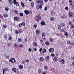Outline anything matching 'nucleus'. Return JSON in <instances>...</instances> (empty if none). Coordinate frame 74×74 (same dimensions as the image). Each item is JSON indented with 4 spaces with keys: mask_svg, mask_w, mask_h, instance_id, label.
Returning a JSON list of instances; mask_svg holds the SVG:
<instances>
[{
    "mask_svg": "<svg viewBox=\"0 0 74 74\" xmlns=\"http://www.w3.org/2000/svg\"><path fill=\"white\" fill-rule=\"evenodd\" d=\"M17 0H8V2L9 4L10 5H12L13 3L14 5H16V6H19V4L18 2H16Z\"/></svg>",
    "mask_w": 74,
    "mask_h": 74,
    "instance_id": "nucleus-1",
    "label": "nucleus"
},
{
    "mask_svg": "<svg viewBox=\"0 0 74 74\" xmlns=\"http://www.w3.org/2000/svg\"><path fill=\"white\" fill-rule=\"evenodd\" d=\"M12 70L15 73H16V74H18V73H19V70L15 68H13Z\"/></svg>",
    "mask_w": 74,
    "mask_h": 74,
    "instance_id": "nucleus-2",
    "label": "nucleus"
},
{
    "mask_svg": "<svg viewBox=\"0 0 74 74\" xmlns=\"http://www.w3.org/2000/svg\"><path fill=\"white\" fill-rule=\"evenodd\" d=\"M9 61L12 62V63H15L16 62V60L14 58H11L9 60Z\"/></svg>",
    "mask_w": 74,
    "mask_h": 74,
    "instance_id": "nucleus-3",
    "label": "nucleus"
},
{
    "mask_svg": "<svg viewBox=\"0 0 74 74\" xmlns=\"http://www.w3.org/2000/svg\"><path fill=\"white\" fill-rule=\"evenodd\" d=\"M69 3H70V5H71V6H72V7H74V2L72 1V0H69Z\"/></svg>",
    "mask_w": 74,
    "mask_h": 74,
    "instance_id": "nucleus-4",
    "label": "nucleus"
},
{
    "mask_svg": "<svg viewBox=\"0 0 74 74\" xmlns=\"http://www.w3.org/2000/svg\"><path fill=\"white\" fill-rule=\"evenodd\" d=\"M36 19L37 22H39V21L41 20V18L40 16H36Z\"/></svg>",
    "mask_w": 74,
    "mask_h": 74,
    "instance_id": "nucleus-5",
    "label": "nucleus"
},
{
    "mask_svg": "<svg viewBox=\"0 0 74 74\" xmlns=\"http://www.w3.org/2000/svg\"><path fill=\"white\" fill-rule=\"evenodd\" d=\"M14 20L17 22H19L21 21V19L19 17H14Z\"/></svg>",
    "mask_w": 74,
    "mask_h": 74,
    "instance_id": "nucleus-6",
    "label": "nucleus"
},
{
    "mask_svg": "<svg viewBox=\"0 0 74 74\" xmlns=\"http://www.w3.org/2000/svg\"><path fill=\"white\" fill-rule=\"evenodd\" d=\"M8 70V68L5 67L4 69H3V74H5V71H7Z\"/></svg>",
    "mask_w": 74,
    "mask_h": 74,
    "instance_id": "nucleus-7",
    "label": "nucleus"
},
{
    "mask_svg": "<svg viewBox=\"0 0 74 74\" xmlns=\"http://www.w3.org/2000/svg\"><path fill=\"white\" fill-rule=\"evenodd\" d=\"M68 15L69 17L72 18L73 17V13L71 12H69L68 13Z\"/></svg>",
    "mask_w": 74,
    "mask_h": 74,
    "instance_id": "nucleus-8",
    "label": "nucleus"
},
{
    "mask_svg": "<svg viewBox=\"0 0 74 74\" xmlns=\"http://www.w3.org/2000/svg\"><path fill=\"white\" fill-rule=\"evenodd\" d=\"M49 52H54V49L52 48H50L49 49Z\"/></svg>",
    "mask_w": 74,
    "mask_h": 74,
    "instance_id": "nucleus-9",
    "label": "nucleus"
},
{
    "mask_svg": "<svg viewBox=\"0 0 74 74\" xmlns=\"http://www.w3.org/2000/svg\"><path fill=\"white\" fill-rule=\"evenodd\" d=\"M24 12L26 15H29V12L28 10H25L24 11Z\"/></svg>",
    "mask_w": 74,
    "mask_h": 74,
    "instance_id": "nucleus-10",
    "label": "nucleus"
},
{
    "mask_svg": "<svg viewBox=\"0 0 74 74\" xmlns=\"http://www.w3.org/2000/svg\"><path fill=\"white\" fill-rule=\"evenodd\" d=\"M42 71L41 69H38V73L39 74H41Z\"/></svg>",
    "mask_w": 74,
    "mask_h": 74,
    "instance_id": "nucleus-11",
    "label": "nucleus"
},
{
    "mask_svg": "<svg viewBox=\"0 0 74 74\" xmlns=\"http://www.w3.org/2000/svg\"><path fill=\"white\" fill-rule=\"evenodd\" d=\"M53 60L54 61V62H58V58H56V57H54Z\"/></svg>",
    "mask_w": 74,
    "mask_h": 74,
    "instance_id": "nucleus-12",
    "label": "nucleus"
},
{
    "mask_svg": "<svg viewBox=\"0 0 74 74\" xmlns=\"http://www.w3.org/2000/svg\"><path fill=\"white\" fill-rule=\"evenodd\" d=\"M64 35H65L66 37H69V34H68V32H65Z\"/></svg>",
    "mask_w": 74,
    "mask_h": 74,
    "instance_id": "nucleus-13",
    "label": "nucleus"
},
{
    "mask_svg": "<svg viewBox=\"0 0 74 74\" xmlns=\"http://www.w3.org/2000/svg\"><path fill=\"white\" fill-rule=\"evenodd\" d=\"M40 23L41 25H42L43 26H44V25H45V22L43 21H41Z\"/></svg>",
    "mask_w": 74,
    "mask_h": 74,
    "instance_id": "nucleus-14",
    "label": "nucleus"
},
{
    "mask_svg": "<svg viewBox=\"0 0 74 74\" xmlns=\"http://www.w3.org/2000/svg\"><path fill=\"white\" fill-rule=\"evenodd\" d=\"M51 14L52 16H54L55 15V12L52 11L51 12Z\"/></svg>",
    "mask_w": 74,
    "mask_h": 74,
    "instance_id": "nucleus-15",
    "label": "nucleus"
},
{
    "mask_svg": "<svg viewBox=\"0 0 74 74\" xmlns=\"http://www.w3.org/2000/svg\"><path fill=\"white\" fill-rule=\"evenodd\" d=\"M61 62H62V64H64L65 63V60L63 59H61Z\"/></svg>",
    "mask_w": 74,
    "mask_h": 74,
    "instance_id": "nucleus-16",
    "label": "nucleus"
},
{
    "mask_svg": "<svg viewBox=\"0 0 74 74\" xmlns=\"http://www.w3.org/2000/svg\"><path fill=\"white\" fill-rule=\"evenodd\" d=\"M40 4L43 5V4H44V1H43V0H40Z\"/></svg>",
    "mask_w": 74,
    "mask_h": 74,
    "instance_id": "nucleus-17",
    "label": "nucleus"
},
{
    "mask_svg": "<svg viewBox=\"0 0 74 74\" xmlns=\"http://www.w3.org/2000/svg\"><path fill=\"white\" fill-rule=\"evenodd\" d=\"M21 5L23 7H25V4H24V3H23V2H21Z\"/></svg>",
    "mask_w": 74,
    "mask_h": 74,
    "instance_id": "nucleus-18",
    "label": "nucleus"
},
{
    "mask_svg": "<svg viewBox=\"0 0 74 74\" xmlns=\"http://www.w3.org/2000/svg\"><path fill=\"white\" fill-rule=\"evenodd\" d=\"M40 33V31L38 29L36 30V34H38V33Z\"/></svg>",
    "mask_w": 74,
    "mask_h": 74,
    "instance_id": "nucleus-19",
    "label": "nucleus"
},
{
    "mask_svg": "<svg viewBox=\"0 0 74 74\" xmlns=\"http://www.w3.org/2000/svg\"><path fill=\"white\" fill-rule=\"evenodd\" d=\"M46 36V34H45V33H42V38H43V37H45Z\"/></svg>",
    "mask_w": 74,
    "mask_h": 74,
    "instance_id": "nucleus-20",
    "label": "nucleus"
},
{
    "mask_svg": "<svg viewBox=\"0 0 74 74\" xmlns=\"http://www.w3.org/2000/svg\"><path fill=\"white\" fill-rule=\"evenodd\" d=\"M60 25L61 26H62V27H63V26H65V24L63 23H61Z\"/></svg>",
    "mask_w": 74,
    "mask_h": 74,
    "instance_id": "nucleus-21",
    "label": "nucleus"
},
{
    "mask_svg": "<svg viewBox=\"0 0 74 74\" xmlns=\"http://www.w3.org/2000/svg\"><path fill=\"white\" fill-rule=\"evenodd\" d=\"M21 23V25H22V26H25V25H26L25 23L22 22Z\"/></svg>",
    "mask_w": 74,
    "mask_h": 74,
    "instance_id": "nucleus-22",
    "label": "nucleus"
},
{
    "mask_svg": "<svg viewBox=\"0 0 74 74\" xmlns=\"http://www.w3.org/2000/svg\"><path fill=\"white\" fill-rule=\"evenodd\" d=\"M39 59L40 61H44V58L42 57H40L39 58Z\"/></svg>",
    "mask_w": 74,
    "mask_h": 74,
    "instance_id": "nucleus-23",
    "label": "nucleus"
},
{
    "mask_svg": "<svg viewBox=\"0 0 74 74\" xmlns=\"http://www.w3.org/2000/svg\"><path fill=\"white\" fill-rule=\"evenodd\" d=\"M31 5L32 7H33L34 6V3L33 2H32L31 3Z\"/></svg>",
    "mask_w": 74,
    "mask_h": 74,
    "instance_id": "nucleus-24",
    "label": "nucleus"
},
{
    "mask_svg": "<svg viewBox=\"0 0 74 74\" xmlns=\"http://www.w3.org/2000/svg\"><path fill=\"white\" fill-rule=\"evenodd\" d=\"M19 32L18 31V30H15V33L16 34H19Z\"/></svg>",
    "mask_w": 74,
    "mask_h": 74,
    "instance_id": "nucleus-25",
    "label": "nucleus"
},
{
    "mask_svg": "<svg viewBox=\"0 0 74 74\" xmlns=\"http://www.w3.org/2000/svg\"><path fill=\"white\" fill-rule=\"evenodd\" d=\"M47 52V50L45 49H44L42 50V52L43 53H45Z\"/></svg>",
    "mask_w": 74,
    "mask_h": 74,
    "instance_id": "nucleus-26",
    "label": "nucleus"
},
{
    "mask_svg": "<svg viewBox=\"0 0 74 74\" xmlns=\"http://www.w3.org/2000/svg\"><path fill=\"white\" fill-rule=\"evenodd\" d=\"M3 16L4 18H7V17H8V15L6 14H5L3 15Z\"/></svg>",
    "mask_w": 74,
    "mask_h": 74,
    "instance_id": "nucleus-27",
    "label": "nucleus"
},
{
    "mask_svg": "<svg viewBox=\"0 0 74 74\" xmlns=\"http://www.w3.org/2000/svg\"><path fill=\"white\" fill-rule=\"evenodd\" d=\"M50 20L51 21H55V18L53 17H51L50 18Z\"/></svg>",
    "mask_w": 74,
    "mask_h": 74,
    "instance_id": "nucleus-28",
    "label": "nucleus"
},
{
    "mask_svg": "<svg viewBox=\"0 0 74 74\" xmlns=\"http://www.w3.org/2000/svg\"><path fill=\"white\" fill-rule=\"evenodd\" d=\"M37 43L35 42H34L33 43V46L34 47H36L37 46Z\"/></svg>",
    "mask_w": 74,
    "mask_h": 74,
    "instance_id": "nucleus-29",
    "label": "nucleus"
},
{
    "mask_svg": "<svg viewBox=\"0 0 74 74\" xmlns=\"http://www.w3.org/2000/svg\"><path fill=\"white\" fill-rule=\"evenodd\" d=\"M61 18H62V19H65V18H66V16H61Z\"/></svg>",
    "mask_w": 74,
    "mask_h": 74,
    "instance_id": "nucleus-30",
    "label": "nucleus"
},
{
    "mask_svg": "<svg viewBox=\"0 0 74 74\" xmlns=\"http://www.w3.org/2000/svg\"><path fill=\"white\" fill-rule=\"evenodd\" d=\"M19 68L20 69H23V66H21V65H19Z\"/></svg>",
    "mask_w": 74,
    "mask_h": 74,
    "instance_id": "nucleus-31",
    "label": "nucleus"
},
{
    "mask_svg": "<svg viewBox=\"0 0 74 74\" xmlns=\"http://www.w3.org/2000/svg\"><path fill=\"white\" fill-rule=\"evenodd\" d=\"M39 8H40V9H41L42 8V5H40L39 6Z\"/></svg>",
    "mask_w": 74,
    "mask_h": 74,
    "instance_id": "nucleus-32",
    "label": "nucleus"
},
{
    "mask_svg": "<svg viewBox=\"0 0 74 74\" xmlns=\"http://www.w3.org/2000/svg\"><path fill=\"white\" fill-rule=\"evenodd\" d=\"M44 68L45 70H47L48 69V67L47 66H44Z\"/></svg>",
    "mask_w": 74,
    "mask_h": 74,
    "instance_id": "nucleus-33",
    "label": "nucleus"
},
{
    "mask_svg": "<svg viewBox=\"0 0 74 74\" xmlns=\"http://www.w3.org/2000/svg\"><path fill=\"white\" fill-rule=\"evenodd\" d=\"M45 44L47 45H49V42L48 41L46 42Z\"/></svg>",
    "mask_w": 74,
    "mask_h": 74,
    "instance_id": "nucleus-34",
    "label": "nucleus"
},
{
    "mask_svg": "<svg viewBox=\"0 0 74 74\" xmlns=\"http://www.w3.org/2000/svg\"><path fill=\"white\" fill-rule=\"evenodd\" d=\"M19 15L20 16H23V14L22 13H20L19 14Z\"/></svg>",
    "mask_w": 74,
    "mask_h": 74,
    "instance_id": "nucleus-35",
    "label": "nucleus"
},
{
    "mask_svg": "<svg viewBox=\"0 0 74 74\" xmlns=\"http://www.w3.org/2000/svg\"><path fill=\"white\" fill-rule=\"evenodd\" d=\"M50 41L51 42H53V39H52V38H51L50 39Z\"/></svg>",
    "mask_w": 74,
    "mask_h": 74,
    "instance_id": "nucleus-36",
    "label": "nucleus"
},
{
    "mask_svg": "<svg viewBox=\"0 0 74 74\" xmlns=\"http://www.w3.org/2000/svg\"><path fill=\"white\" fill-rule=\"evenodd\" d=\"M71 28H72V29H74V25L73 24H71Z\"/></svg>",
    "mask_w": 74,
    "mask_h": 74,
    "instance_id": "nucleus-37",
    "label": "nucleus"
},
{
    "mask_svg": "<svg viewBox=\"0 0 74 74\" xmlns=\"http://www.w3.org/2000/svg\"><path fill=\"white\" fill-rule=\"evenodd\" d=\"M58 29H60L61 28V26L60 25H58Z\"/></svg>",
    "mask_w": 74,
    "mask_h": 74,
    "instance_id": "nucleus-38",
    "label": "nucleus"
},
{
    "mask_svg": "<svg viewBox=\"0 0 74 74\" xmlns=\"http://www.w3.org/2000/svg\"><path fill=\"white\" fill-rule=\"evenodd\" d=\"M5 10L6 11H8L9 10V8H8V7H6L5 8Z\"/></svg>",
    "mask_w": 74,
    "mask_h": 74,
    "instance_id": "nucleus-39",
    "label": "nucleus"
},
{
    "mask_svg": "<svg viewBox=\"0 0 74 74\" xmlns=\"http://www.w3.org/2000/svg\"><path fill=\"white\" fill-rule=\"evenodd\" d=\"M71 45L72 46H74V42H72L71 44Z\"/></svg>",
    "mask_w": 74,
    "mask_h": 74,
    "instance_id": "nucleus-40",
    "label": "nucleus"
},
{
    "mask_svg": "<svg viewBox=\"0 0 74 74\" xmlns=\"http://www.w3.org/2000/svg\"><path fill=\"white\" fill-rule=\"evenodd\" d=\"M47 60H49V56H47L46 57Z\"/></svg>",
    "mask_w": 74,
    "mask_h": 74,
    "instance_id": "nucleus-41",
    "label": "nucleus"
},
{
    "mask_svg": "<svg viewBox=\"0 0 74 74\" xmlns=\"http://www.w3.org/2000/svg\"><path fill=\"white\" fill-rule=\"evenodd\" d=\"M14 12L16 15H17V14H18V11H17V10L14 11Z\"/></svg>",
    "mask_w": 74,
    "mask_h": 74,
    "instance_id": "nucleus-42",
    "label": "nucleus"
},
{
    "mask_svg": "<svg viewBox=\"0 0 74 74\" xmlns=\"http://www.w3.org/2000/svg\"><path fill=\"white\" fill-rule=\"evenodd\" d=\"M36 8L37 9H39V5H36Z\"/></svg>",
    "mask_w": 74,
    "mask_h": 74,
    "instance_id": "nucleus-43",
    "label": "nucleus"
},
{
    "mask_svg": "<svg viewBox=\"0 0 74 74\" xmlns=\"http://www.w3.org/2000/svg\"><path fill=\"white\" fill-rule=\"evenodd\" d=\"M36 2L38 4H40V0H37Z\"/></svg>",
    "mask_w": 74,
    "mask_h": 74,
    "instance_id": "nucleus-44",
    "label": "nucleus"
},
{
    "mask_svg": "<svg viewBox=\"0 0 74 74\" xmlns=\"http://www.w3.org/2000/svg\"><path fill=\"white\" fill-rule=\"evenodd\" d=\"M9 40H12V37H11V36H10L9 37Z\"/></svg>",
    "mask_w": 74,
    "mask_h": 74,
    "instance_id": "nucleus-45",
    "label": "nucleus"
},
{
    "mask_svg": "<svg viewBox=\"0 0 74 74\" xmlns=\"http://www.w3.org/2000/svg\"><path fill=\"white\" fill-rule=\"evenodd\" d=\"M67 43L68 44H71V42H70V41H67Z\"/></svg>",
    "mask_w": 74,
    "mask_h": 74,
    "instance_id": "nucleus-46",
    "label": "nucleus"
},
{
    "mask_svg": "<svg viewBox=\"0 0 74 74\" xmlns=\"http://www.w3.org/2000/svg\"><path fill=\"white\" fill-rule=\"evenodd\" d=\"M65 10H69V7L67 6L66 7H65Z\"/></svg>",
    "mask_w": 74,
    "mask_h": 74,
    "instance_id": "nucleus-47",
    "label": "nucleus"
},
{
    "mask_svg": "<svg viewBox=\"0 0 74 74\" xmlns=\"http://www.w3.org/2000/svg\"><path fill=\"white\" fill-rule=\"evenodd\" d=\"M19 47H20V48H22V47H23V45H22V44H20L19 45Z\"/></svg>",
    "mask_w": 74,
    "mask_h": 74,
    "instance_id": "nucleus-48",
    "label": "nucleus"
},
{
    "mask_svg": "<svg viewBox=\"0 0 74 74\" xmlns=\"http://www.w3.org/2000/svg\"><path fill=\"white\" fill-rule=\"evenodd\" d=\"M34 28H36V27H37V25H36V24H34Z\"/></svg>",
    "mask_w": 74,
    "mask_h": 74,
    "instance_id": "nucleus-49",
    "label": "nucleus"
},
{
    "mask_svg": "<svg viewBox=\"0 0 74 74\" xmlns=\"http://www.w3.org/2000/svg\"><path fill=\"white\" fill-rule=\"evenodd\" d=\"M22 24L21 23H20V24H19V25H18V26L19 27H22Z\"/></svg>",
    "mask_w": 74,
    "mask_h": 74,
    "instance_id": "nucleus-50",
    "label": "nucleus"
},
{
    "mask_svg": "<svg viewBox=\"0 0 74 74\" xmlns=\"http://www.w3.org/2000/svg\"><path fill=\"white\" fill-rule=\"evenodd\" d=\"M51 56L53 57H55V54H51Z\"/></svg>",
    "mask_w": 74,
    "mask_h": 74,
    "instance_id": "nucleus-51",
    "label": "nucleus"
},
{
    "mask_svg": "<svg viewBox=\"0 0 74 74\" xmlns=\"http://www.w3.org/2000/svg\"><path fill=\"white\" fill-rule=\"evenodd\" d=\"M0 18H1V19H3V16H2V15H0Z\"/></svg>",
    "mask_w": 74,
    "mask_h": 74,
    "instance_id": "nucleus-52",
    "label": "nucleus"
},
{
    "mask_svg": "<svg viewBox=\"0 0 74 74\" xmlns=\"http://www.w3.org/2000/svg\"><path fill=\"white\" fill-rule=\"evenodd\" d=\"M14 46L15 47H17V44L15 43L14 45Z\"/></svg>",
    "mask_w": 74,
    "mask_h": 74,
    "instance_id": "nucleus-53",
    "label": "nucleus"
},
{
    "mask_svg": "<svg viewBox=\"0 0 74 74\" xmlns=\"http://www.w3.org/2000/svg\"><path fill=\"white\" fill-rule=\"evenodd\" d=\"M42 48H40V49H39V52H41V51H42Z\"/></svg>",
    "mask_w": 74,
    "mask_h": 74,
    "instance_id": "nucleus-54",
    "label": "nucleus"
},
{
    "mask_svg": "<svg viewBox=\"0 0 74 74\" xmlns=\"http://www.w3.org/2000/svg\"><path fill=\"white\" fill-rule=\"evenodd\" d=\"M4 28H7V25H3Z\"/></svg>",
    "mask_w": 74,
    "mask_h": 74,
    "instance_id": "nucleus-55",
    "label": "nucleus"
},
{
    "mask_svg": "<svg viewBox=\"0 0 74 74\" xmlns=\"http://www.w3.org/2000/svg\"><path fill=\"white\" fill-rule=\"evenodd\" d=\"M18 41L19 42H21V41H22V39H21L18 38Z\"/></svg>",
    "mask_w": 74,
    "mask_h": 74,
    "instance_id": "nucleus-56",
    "label": "nucleus"
},
{
    "mask_svg": "<svg viewBox=\"0 0 74 74\" xmlns=\"http://www.w3.org/2000/svg\"><path fill=\"white\" fill-rule=\"evenodd\" d=\"M61 32H65V30L63 29H62L61 30Z\"/></svg>",
    "mask_w": 74,
    "mask_h": 74,
    "instance_id": "nucleus-57",
    "label": "nucleus"
},
{
    "mask_svg": "<svg viewBox=\"0 0 74 74\" xmlns=\"http://www.w3.org/2000/svg\"><path fill=\"white\" fill-rule=\"evenodd\" d=\"M40 42H41V43H42V42H43V40H42L41 39L40 40Z\"/></svg>",
    "mask_w": 74,
    "mask_h": 74,
    "instance_id": "nucleus-58",
    "label": "nucleus"
},
{
    "mask_svg": "<svg viewBox=\"0 0 74 74\" xmlns=\"http://www.w3.org/2000/svg\"><path fill=\"white\" fill-rule=\"evenodd\" d=\"M28 51L29 52H31L32 51V49H31V48H29L28 49Z\"/></svg>",
    "mask_w": 74,
    "mask_h": 74,
    "instance_id": "nucleus-59",
    "label": "nucleus"
},
{
    "mask_svg": "<svg viewBox=\"0 0 74 74\" xmlns=\"http://www.w3.org/2000/svg\"><path fill=\"white\" fill-rule=\"evenodd\" d=\"M7 46H8V47H10V46H11V44H10V43L8 44H7Z\"/></svg>",
    "mask_w": 74,
    "mask_h": 74,
    "instance_id": "nucleus-60",
    "label": "nucleus"
},
{
    "mask_svg": "<svg viewBox=\"0 0 74 74\" xmlns=\"http://www.w3.org/2000/svg\"><path fill=\"white\" fill-rule=\"evenodd\" d=\"M18 32L20 33H22V30H21V29L19 30Z\"/></svg>",
    "mask_w": 74,
    "mask_h": 74,
    "instance_id": "nucleus-61",
    "label": "nucleus"
},
{
    "mask_svg": "<svg viewBox=\"0 0 74 74\" xmlns=\"http://www.w3.org/2000/svg\"><path fill=\"white\" fill-rule=\"evenodd\" d=\"M25 42H27V38H26V39H25Z\"/></svg>",
    "mask_w": 74,
    "mask_h": 74,
    "instance_id": "nucleus-62",
    "label": "nucleus"
},
{
    "mask_svg": "<svg viewBox=\"0 0 74 74\" xmlns=\"http://www.w3.org/2000/svg\"><path fill=\"white\" fill-rule=\"evenodd\" d=\"M47 9V7H45L44 8V11H46Z\"/></svg>",
    "mask_w": 74,
    "mask_h": 74,
    "instance_id": "nucleus-63",
    "label": "nucleus"
},
{
    "mask_svg": "<svg viewBox=\"0 0 74 74\" xmlns=\"http://www.w3.org/2000/svg\"><path fill=\"white\" fill-rule=\"evenodd\" d=\"M42 74H47V73H45V72H43L42 73Z\"/></svg>",
    "mask_w": 74,
    "mask_h": 74,
    "instance_id": "nucleus-64",
    "label": "nucleus"
}]
</instances>
